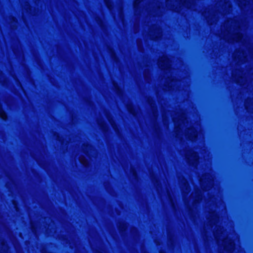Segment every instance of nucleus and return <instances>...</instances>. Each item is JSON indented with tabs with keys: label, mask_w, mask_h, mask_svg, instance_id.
<instances>
[{
	"label": "nucleus",
	"mask_w": 253,
	"mask_h": 253,
	"mask_svg": "<svg viewBox=\"0 0 253 253\" xmlns=\"http://www.w3.org/2000/svg\"><path fill=\"white\" fill-rule=\"evenodd\" d=\"M159 64L164 69H167L169 66L167 58L166 57L162 58L159 61Z\"/></svg>",
	"instance_id": "1"
},
{
	"label": "nucleus",
	"mask_w": 253,
	"mask_h": 253,
	"mask_svg": "<svg viewBox=\"0 0 253 253\" xmlns=\"http://www.w3.org/2000/svg\"><path fill=\"white\" fill-rule=\"evenodd\" d=\"M79 160L81 163L84 166H86L88 165V161L85 157L81 156L80 157Z\"/></svg>",
	"instance_id": "2"
},
{
	"label": "nucleus",
	"mask_w": 253,
	"mask_h": 253,
	"mask_svg": "<svg viewBox=\"0 0 253 253\" xmlns=\"http://www.w3.org/2000/svg\"><path fill=\"white\" fill-rule=\"evenodd\" d=\"M0 117L3 120L5 119L6 118V115L5 113L2 111H0Z\"/></svg>",
	"instance_id": "3"
},
{
	"label": "nucleus",
	"mask_w": 253,
	"mask_h": 253,
	"mask_svg": "<svg viewBox=\"0 0 253 253\" xmlns=\"http://www.w3.org/2000/svg\"><path fill=\"white\" fill-rule=\"evenodd\" d=\"M141 0H136L134 2V5L136 6V5L140 2Z\"/></svg>",
	"instance_id": "4"
},
{
	"label": "nucleus",
	"mask_w": 253,
	"mask_h": 253,
	"mask_svg": "<svg viewBox=\"0 0 253 253\" xmlns=\"http://www.w3.org/2000/svg\"><path fill=\"white\" fill-rule=\"evenodd\" d=\"M233 247H234V244L232 242H230V247L229 248L230 249H232V248H233Z\"/></svg>",
	"instance_id": "5"
}]
</instances>
